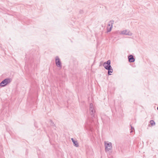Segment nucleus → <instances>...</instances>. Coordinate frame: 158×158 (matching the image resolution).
<instances>
[{
  "label": "nucleus",
  "mask_w": 158,
  "mask_h": 158,
  "mask_svg": "<svg viewBox=\"0 0 158 158\" xmlns=\"http://www.w3.org/2000/svg\"><path fill=\"white\" fill-rule=\"evenodd\" d=\"M110 61V60H108L107 61L105 62L103 64V66L106 69L108 70V75H110V73H112L113 72V69H112Z\"/></svg>",
  "instance_id": "f257e3e1"
},
{
  "label": "nucleus",
  "mask_w": 158,
  "mask_h": 158,
  "mask_svg": "<svg viewBox=\"0 0 158 158\" xmlns=\"http://www.w3.org/2000/svg\"><path fill=\"white\" fill-rule=\"evenodd\" d=\"M104 144L106 152H107L112 149V145L111 142L105 141L104 142Z\"/></svg>",
  "instance_id": "f03ea898"
},
{
  "label": "nucleus",
  "mask_w": 158,
  "mask_h": 158,
  "mask_svg": "<svg viewBox=\"0 0 158 158\" xmlns=\"http://www.w3.org/2000/svg\"><path fill=\"white\" fill-rule=\"evenodd\" d=\"M11 81V80L10 78H6L2 81L0 84V86L4 87Z\"/></svg>",
  "instance_id": "7ed1b4c3"
},
{
  "label": "nucleus",
  "mask_w": 158,
  "mask_h": 158,
  "mask_svg": "<svg viewBox=\"0 0 158 158\" xmlns=\"http://www.w3.org/2000/svg\"><path fill=\"white\" fill-rule=\"evenodd\" d=\"M89 112L91 116L94 117L95 114V110L94 109L92 103H90L89 105Z\"/></svg>",
  "instance_id": "20e7f679"
},
{
  "label": "nucleus",
  "mask_w": 158,
  "mask_h": 158,
  "mask_svg": "<svg viewBox=\"0 0 158 158\" xmlns=\"http://www.w3.org/2000/svg\"><path fill=\"white\" fill-rule=\"evenodd\" d=\"M55 60L56 65L58 67L61 68L62 67L61 63L59 57L58 56H56L55 58Z\"/></svg>",
  "instance_id": "39448f33"
},
{
  "label": "nucleus",
  "mask_w": 158,
  "mask_h": 158,
  "mask_svg": "<svg viewBox=\"0 0 158 158\" xmlns=\"http://www.w3.org/2000/svg\"><path fill=\"white\" fill-rule=\"evenodd\" d=\"M121 34L127 35L131 36L132 33L129 30H126L121 31Z\"/></svg>",
  "instance_id": "423d86ee"
},
{
  "label": "nucleus",
  "mask_w": 158,
  "mask_h": 158,
  "mask_svg": "<svg viewBox=\"0 0 158 158\" xmlns=\"http://www.w3.org/2000/svg\"><path fill=\"white\" fill-rule=\"evenodd\" d=\"M109 23H111V26L110 27H107V32H110L111 31L112 28V27H113V25L114 24V21L113 20H110L109 22Z\"/></svg>",
  "instance_id": "0eeeda50"
},
{
  "label": "nucleus",
  "mask_w": 158,
  "mask_h": 158,
  "mask_svg": "<svg viewBox=\"0 0 158 158\" xmlns=\"http://www.w3.org/2000/svg\"><path fill=\"white\" fill-rule=\"evenodd\" d=\"M129 61L131 62H133L135 60V59L134 58L133 56L131 55H129L128 56Z\"/></svg>",
  "instance_id": "6e6552de"
},
{
  "label": "nucleus",
  "mask_w": 158,
  "mask_h": 158,
  "mask_svg": "<svg viewBox=\"0 0 158 158\" xmlns=\"http://www.w3.org/2000/svg\"><path fill=\"white\" fill-rule=\"evenodd\" d=\"M71 139L74 146L77 147H78L79 146V144L77 141L74 140L73 138H71Z\"/></svg>",
  "instance_id": "1a4fd4ad"
},
{
  "label": "nucleus",
  "mask_w": 158,
  "mask_h": 158,
  "mask_svg": "<svg viewBox=\"0 0 158 158\" xmlns=\"http://www.w3.org/2000/svg\"><path fill=\"white\" fill-rule=\"evenodd\" d=\"M150 124L152 125L153 126V125H154L155 124V122L153 120H151L150 121Z\"/></svg>",
  "instance_id": "9d476101"
},
{
  "label": "nucleus",
  "mask_w": 158,
  "mask_h": 158,
  "mask_svg": "<svg viewBox=\"0 0 158 158\" xmlns=\"http://www.w3.org/2000/svg\"><path fill=\"white\" fill-rule=\"evenodd\" d=\"M90 122H87L86 123V126H87V125H90Z\"/></svg>",
  "instance_id": "9b49d317"
},
{
  "label": "nucleus",
  "mask_w": 158,
  "mask_h": 158,
  "mask_svg": "<svg viewBox=\"0 0 158 158\" xmlns=\"http://www.w3.org/2000/svg\"><path fill=\"white\" fill-rule=\"evenodd\" d=\"M79 12L80 14H82L83 13V11L82 10H80Z\"/></svg>",
  "instance_id": "f8f14e48"
},
{
  "label": "nucleus",
  "mask_w": 158,
  "mask_h": 158,
  "mask_svg": "<svg viewBox=\"0 0 158 158\" xmlns=\"http://www.w3.org/2000/svg\"><path fill=\"white\" fill-rule=\"evenodd\" d=\"M111 26V23H109H109L108 24L107 27H110Z\"/></svg>",
  "instance_id": "ddd939ff"
},
{
  "label": "nucleus",
  "mask_w": 158,
  "mask_h": 158,
  "mask_svg": "<svg viewBox=\"0 0 158 158\" xmlns=\"http://www.w3.org/2000/svg\"><path fill=\"white\" fill-rule=\"evenodd\" d=\"M131 129H133L134 130V127H132L131 126Z\"/></svg>",
  "instance_id": "4468645a"
},
{
  "label": "nucleus",
  "mask_w": 158,
  "mask_h": 158,
  "mask_svg": "<svg viewBox=\"0 0 158 158\" xmlns=\"http://www.w3.org/2000/svg\"><path fill=\"white\" fill-rule=\"evenodd\" d=\"M132 131H132V130L131 131V132H132Z\"/></svg>",
  "instance_id": "2eb2a0df"
},
{
  "label": "nucleus",
  "mask_w": 158,
  "mask_h": 158,
  "mask_svg": "<svg viewBox=\"0 0 158 158\" xmlns=\"http://www.w3.org/2000/svg\"><path fill=\"white\" fill-rule=\"evenodd\" d=\"M157 110H158V107H157Z\"/></svg>",
  "instance_id": "dca6fc26"
}]
</instances>
